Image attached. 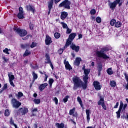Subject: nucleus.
<instances>
[{
	"label": "nucleus",
	"mask_w": 128,
	"mask_h": 128,
	"mask_svg": "<svg viewBox=\"0 0 128 128\" xmlns=\"http://www.w3.org/2000/svg\"><path fill=\"white\" fill-rule=\"evenodd\" d=\"M110 50V48L108 47H104L102 48L100 50L97 51L96 52V54L98 58H104V60H108L110 58V56L106 54V52Z\"/></svg>",
	"instance_id": "f257e3e1"
},
{
	"label": "nucleus",
	"mask_w": 128,
	"mask_h": 128,
	"mask_svg": "<svg viewBox=\"0 0 128 128\" xmlns=\"http://www.w3.org/2000/svg\"><path fill=\"white\" fill-rule=\"evenodd\" d=\"M72 80L74 84V89L76 90L78 88H82L83 82L76 76H74L72 78Z\"/></svg>",
	"instance_id": "f03ea898"
},
{
	"label": "nucleus",
	"mask_w": 128,
	"mask_h": 128,
	"mask_svg": "<svg viewBox=\"0 0 128 128\" xmlns=\"http://www.w3.org/2000/svg\"><path fill=\"white\" fill-rule=\"evenodd\" d=\"M14 32H17V34H18L20 36H24L26 34H28L26 30H21L16 25L14 26Z\"/></svg>",
	"instance_id": "7ed1b4c3"
},
{
	"label": "nucleus",
	"mask_w": 128,
	"mask_h": 128,
	"mask_svg": "<svg viewBox=\"0 0 128 128\" xmlns=\"http://www.w3.org/2000/svg\"><path fill=\"white\" fill-rule=\"evenodd\" d=\"M76 36V33H72L70 34L68 38L66 40V42L64 46V48H68V46L72 44V42Z\"/></svg>",
	"instance_id": "20e7f679"
},
{
	"label": "nucleus",
	"mask_w": 128,
	"mask_h": 128,
	"mask_svg": "<svg viewBox=\"0 0 128 128\" xmlns=\"http://www.w3.org/2000/svg\"><path fill=\"white\" fill-rule=\"evenodd\" d=\"M72 3L68 0H64L58 5V8H64L66 10H70Z\"/></svg>",
	"instance_id": "39448f33"
},
{
	"label": "nucleus",
	"mask_w": 128,
	"mask_h": 128,
	"mask_svg": "<svg viewBox=\"0 0 128 128\" xmlns=\"http://www.w3.org/2000/svg\"><path fill=\"white\" fill-rule=\"evenodd\" d=\"M116 4H118V6H120L122 4V0H116L112 2L109 4V6L112 10H114Z\"/></svg>",
	"instance_id": "423d86ee"
},
{
	"label": "nucleus",
	"mask_w": 128,
	"mask_h": 128,
	"mask_svg": "<svg viewBox=\"0 0 128 128\" xmlns=\"http://www.w3.org/2000/svg\"><path fill=\"white\" fill-rule=\"evenodd\" d=\"M28 112V109L26 108H20L18 111L16 110L14 112L16 114L17 116H18V114H21L22 116H24L27 112Z\"/></svg>",
	"instance_id": "0eeeda50"
},
{
	"label": "nucleus",
	"mask_w": 128,
	"mask_h": 128,
	"mask_svg": "<svg viewBox=\"0 0 128 128\" xmlns=\"http://www.w3.org/2000/svg\"><path fill=\"white\" fill-rule=\"evenodd\" d=\"M12 104L14 108H18L20 106H22V103L19 102L16 99L13 98L11 101Z\"/></svg>",
	"instance_id": "6e6552de"
},
{
	"label": "nucleus",
	"mask_w": 128,
	"mask_h": 128,
	"mask_svg": "<svg viewBox=\"0 0 128 128\" xmlns=\"http://www.w3.org/2000/svg\"><path fill=\"white\" fill-rule=\"evenodd\" d=\"M8 76L9 78V82L10 86L14 88L15 86H14V76L12 74V72H8Z\"/></svg>",
	"instance_id": "1a4fd4ad"
},
{
	"label": "nucleus",
	"mask_w": 128,
	"mask_h": 128,
	"mask_svg": "<svg viewBox=\"0 0 128 128\" xmlns=\"http://www.w3.org/2000/svg\"><path fill=\"white\" fill-rule=\"evenodd\" d=\"M88 76L85 75L83 76V80L84 82V83L83 82V84H82L83 90H86V88H88Z\"/></svg>",
	"instance_id": "9d476101"
},
{
	"label": "nucleus",
	"mask_w": 128,
	"mask_h": 128,
	"mask_svg": "<svg viewBox=\"0 0 128 128\" xmlns=\"http://www.w3.org/2000/svg\"><path fill=\"white\" fill-rule=\"evenodd\" d=\"M94 88L96 90H100L102 88V86L100 85V83L98 81H94L93 83Z\"/></svg>",
	"instance_id": "9b49d317"
},
{
	"label": "nucleus",
	"mask_w": 128,
	"mask_h": 128,
	"mask_svg": "<svg viewBox=\"0 0 128 128\" xmlns=\"http://www.w3.org/2000/svg\"><path fill=\"white\" fill-rule=\"evenodd\" d=\"M122 106H124V103L122 101H120L119 109L118 111L116 112L117 118H120V112H122Z\"/></svg>",
	"instance_id": "f8f14e48"
},
{
	"label": "nucleus",
	"mask_w": 128,
	"mask_h": 128,
	"mask_svg": "<svg viewBox=\"0 0 128 128\" xmlns=\"http://www.w3.org/2000/svg\"><path fill=\"white\" fill-rule=\"evenodd\" d=\"M17 16L18 18L20 19L24 18V8H22V7H20L19 8V12L18 13Z\"/></svg>",
	"instance_id": "ddd939ff"
},
{
	"label": "nucleus",
	"mask_w": 128,
	"mask_h": 128,
	"mask_svg": "<svg viewBox=\"0 0 128 128\" xmlns=\"http://www.w3.org/2000/svg\"><path fill=\"white\" fill-rule=\"evenodd\" d=\"M46 59L45 62L46 64H50V66L51 67L52 70H54V65H52V62H50V56H48V54H46Z\"/></svg>",
	"instance_id": "4468645a"
},
{
	"label": "nucleus",
	"mask_w": 128,
	"mask_h": 128,
	"mask_svg": "<svg viewBox=\"0 0 128 128\" xmlns=\"http://www.w3.org/2000/svg\"><path fill=\"white\" fill-rule=\"evenodd\" d=\"M26 10H28L29 12H32L34 14V10H36V8H34V6L30 5H26Z\"/></svg>",
	"instance_id": "2eb2a0df"
},
{
	"label": "nucleus",
	"mask_w": 128,
	"mask_h": 128,
	"mask_svg": "<svg viewBox=\"0 0 128 128\" xmlns=\"http://www.w3.org/2000/svg\"><path fill=\"white\" fill-rule=\"evenodd\" d=\"M45 42L47 46H48L52 42V38L50 37L48 35L46 36V38L45 40Z\"/></svg>",
	"instance_id": "dca6fc26"
},
{
	"label": "nucleus",
	"mask_w": 128,
	"mask_h": 128,
	"mask_svg": "<svg viewBox=\"0 0 128 128\" xmlns=\"http://www.w3.org/2000/svg\"><path fill=\"white\" fill-rule=\"evenodd\" d=\"M104 103V96H100V100L98 102V106H102Z\"/></svg>",
	"instance_id": "f3484780"
},
{
	"label": "nucleus",
	"mask_w": 128,
	"mask_h": 128,
	"mask_svg": "<svg viewBox=\"0 0 128 128\" xmlns=\"http://www.w3.org/2000/svg\"><path fill=\"white\" fill-rule=\"evenodd\" d=\"M70 48L73 50H75L76 52H78L80 50V46H76V44H72L70 46Z\"/></svg>",
	"instance_id": "a211bd4d"
},
{
	"label": "nucleus",
	"mask_w": 128,
	"mask_h": 128,
	"mask_svg": "<svg viewBox=\"0 0 128 128\" xmlns=\"http://www.w3.org/2000/svg\"><path fill=\"white\" fill-rule=\"evenodd\" d=\"M80 62H82V58L77 57L74 61V65L77 66H80Z\"/></svg>",
	"instance_id": "6ab92c4d"
},
{
	"label": "nucleus",
	"mask_w": 128,
	"mask_h": 128,
	"mask_svg": "<svg viewBox=\"0 0 128 128\" xmlns=\"http://www.w3.org/2000/svg\"><path fill=\"white\" fill-rule=\"evenodd\" d=\"M68 12H61V20H66V16H68Z\"/></svg>",
	"instance_id": "aec40b11"
},
{
	"label": "nucleus",
	"mask_w": 128,
	"mask_h": 128,
	"mask_svg": "<svg viewBox=\"0 0 128 128\" xmlns=\"http://www.w3.org/2000/svg\"><path fill=\"white\" fill-rule=\"evenodd\" d=\"M64 64H65V68L66 70H72V66L70 64V63H68V61H66V60H64Z\"/></svg>",
	"instance_id": "412c9836"
},
{
	"label": "nucleus",
	"mask_w": 128,
	"mask_h": 128,
	"mask_svg": "<svg viewBox=\"0 0 128 128\" xmlns=\"http://www.w3.org/2000/svg\"><path fill=\"white\" fill-rule=\"evenodd\" d=\"M46 86H48V83H44L40 84L38 88L40 92H42V90H44Z\"/></svg>",
	"instance_id": "4be33fe9"
},
{
	"label": "nucleus",
	"mask_w": 128,
	"mask_h": 128,
	"mask_svg": "<svg viewBox=\"0 0 128 128\" xmlns=\"http://www.w3.org/2000/svg\"><path fill=\"white\" fill-rule=\"evenodd\" d=\"M86 120L88 123L90 122V110H86Z\"/></svg>",
	"instance_id": "5701e85b"
},
{
	"label": "nucleus",
	"mask_w": 128,
	"mask_h": 128,
	"mask_svg": "<svg viewBox=\"0 0 128 128\" xmlns=\"http://www.w3.org/2000/svg\"><path fill=\"white\" fill-rule=\"evenodd\" d=\"M56 126L57 128H66V127L64 126V124L63 122L56 124Z\"/></svg>",
	"instance_id": "b1692460"
},
{
	"label": "nucleus",
	"mask_w": 128,
	"mask_h": 128,
	"mask_svg": "<svg viewBox=\"0 0 128 128\" xmlns=\"http://www.w3.org/2000/svg\"><path fill=\"white\" fill-rule=\"evenodd\" d=\"M52 6H54V0H50L48 3V10H52Z\"/></svg>",
	"instance_id": "393cba45"
},
{
	"label": "nucleus",
	"mask_w": 128,
	"mask_h": 128,
	"mask_svg": "<svg viewBox=\"0 0 128 128\" xmlns=\"http://www.w3.org/2000/svg\"><path fill=\"white\" fill-rule=\"evenodd\" d=\"M110 84L112 88H116V82L114 80H110Z\"/></svg>",
	"instance_id": "a878e982"
},
{
	"label": "nucleus",
	"mask_w": 128,
	"mask_h": 128,
	"mask_svg": "<svg viewBox=\"0 0 128 128\" xmlns=\"http://www.w3.org/2000/svg\"><path fill=\"white\" fill-rule=\"evenodd\" d=\"M122 23L120 21H116V22L115 23V27L116 28H120L122 26Z\"/></svg>",
	"instance_id": "bb28decb"
},
{
	"label": "nucleus",
	"mask_w": 128,
	"mask_h": 128,
	"mask_svg": "<svg viewBox=\"0 0 128 128\" xmlns=\"http://www.w3.org/2000/svg\"><path fill=\"white\" fill-rule=\"evenodd\" d=\"M33 102L35 104H40V99L34 98L33 100Z\"/></svg>",
	"instance_id": "cd10ccee"
},
{
	"label": "nucleus",
	"mask_w": 128,
	"mask_h": 128,
	"mask_svg": "<svg viewBox=\"0 0 128 128\" xmlns=\"http://www.w3.org/2000/svg\"><path fill=\"white\" fill-rule=\"evenodd\" d=\"M106 72L107 74H108L110 75H112V74H114V72H112V68H108L106 70Z\"/></svg>",
	"instance_id": "c85d7f7f"
},
{
	"label": "nucleus",
	"mask_w": 128,
	"mask_h": 128,
	"mask_svg": "<svg viewBox=\"0 0 128 128\" xmlns=\"http://www.w3.org/2000/svg\"><path fill=\"white\" fill-rule=\"evenodd\" d=\"M90 72V70L88 68L86 69V70H84V74L85 76H88Z\"/></svg>",
	"instance_id": "c756f323"
},
{
	"label": "nucleus",
	"mask_w": 128,
	"mask_h": 128,
	"mask_svg": "<svg viewBox=\"0 0 128 128\" xmlns=\"http://www.w3.org/2000/svg\"><path fill=\"white\" fill-rule=\"evenodd\" d=\"M116 20L114 19H112L110 22V24L112 26H114L116 25Z\"/></svg>",
	"instance_id": "7c9ffc66"
},
{
	"label": "nucleus",
	"mask_w": 128,
	"mask_h": 128,
	"mask_svg": "<svg viewBox=\"0 0 128 128\" xmlns=\"http://www.w3.org/2000/svg\"><path fill=\"white\" fill-rule=\"evenodd\" d=\"M54 80L53 78H50L48 80V84H50V88H52V84H54Z\"/></svg>",
	"instance_id": "2f4dec72"
},
{
	"label": "nucleus",
	"mask_w": 128,
	"mask_h": 128,
	"mask_svg": "<svg viewBox=\"0 0 128 128\" xmlns=\"http://www.w3.org/2000/svg\"><path fill=\"white\" fill-rule=\"evenodd\" d=\"M10 52V49L6 48L4 50H3V52L6 54H10V52Z\"/></svg>",
	"instance_id": "473e14b6"
},
{
	"label": "nucleus",
	"mask_w": 128,
	"mask_h": 128,
	"mask_svg": "<svg viewBox=\"0 0 128 128\" xmlns=\"http://www.w3.org/2000/svg\"><path fill=\"white\" fill-rule=\"evenodd\" d=\"M30 54V52L28 50H26L24 54V56H28Z\"/></svg>",
	"instance_id": "72a5a7b5"
},
{
	"label": "nucleus",
	"mask_w": 128,
	"mask_h": 128,
	"mask_svg": "<svg viewBox=\"0 0 128 128\" xmlns=\"http://www.w3.org/2000/svg\"><path fill=\"white\" fill-rule=\"evenodd\" d=\"M74 112H76V108H74L70 110V116H72L74 114Z\"/></svg>",
	"instance_id": "f704fd0d"
},
{
	"label": "nucleus",
	"mask_w": 128,
	"mask_h": 128,
	"mask_svg": "<svg viewBox=\"0 0 128 128\" xmlns=\"http://www.w3.org/2000/svg\"><path fill=\"white\" fill-rule=\"evenodd\" d=\"M77 100L79 102V104L81 106H82V98H80V97L78 96L77 98Z\"/></svg>",
	"instance_id": "c9c22d12"
},
{
	"label": "nucleus",
	"mask_w": 128,
	"mask_h": 128,
	"mask_svg": "<svg viewBox=\"0 0 128 128\" xmlns=\"http://www.w3.org/2000/svg\"><path fill=\"white\" fill-rule=\"evenodd\" d=\"M21 48H30V44H22Z\"/></svg>",
	"instance_id": "e433bc0d"
},
{
	"label": "nucleus",
	"mask_w": 128,
	"mask_h": 128,
	"mask_svg": "<svg viewBox=\"0 0 128 128\" xmlns=\"http://www.w3.org/2000/svg\"><path fill=\"white\" fill-rule=\"evenodd\" d=\"M102 70V66L99 65L98 66V76L100 74V72Z\"/></svg>",
	"instance_id": "4c0bfd02"
},
{
	"label": "nucleus",
	"mask_w": 128,
	"mask_h": 128,
	"mask_svg": "<svg viewBox=\"0 0 128 128\" xmlns=\"http://www.w3.org/2000/svg\"><path fill=\"white\" fill-rule=\"evenodd\" d=\"M54 36L56 38H60V34L58 32H56L54 34Z\"/></svg>",
	"instance_id": "58836bf2"
},
{
	"label": "nucleus",
	"mask_w": 128,
	"mask_h": 128,
	"mask_svg": "<svg viewBox=\"0 0 128 128\" xmlns=\"http://www.w3.org/2000/svg\"><path fill=\"white\" fill-rule=\"evenodd\" d=\"M10 124H13L15 128H18V126H16V124H14V120H12V118H11L10 120Z\"/></svg>",
	"instance_id": "ea45409f"
},
{
	"label": "nucleus",
	"mask_w": 128,
	"mask_h": 128,
	"mask_svg": "<svg viewBox=\"0 0 128 128\" xmlns=\"http://www.w3.org/2000/svg\"><path fill=\"white\" fill-rule=\"evenodd\" d=\"M60 24H62L63 28H68V24H66L64 22H61Z\"/></svg>",
	"instance_id": "a19ab883"
},
{
	"label": "nucleus",
	"mask_w": 128,
	"mask_h": 128,
	"mask_svg": "<svg viewBox=\"0 0 128 128\" xmlns=\"http://www.w3.org/2000/svg\"><path fill=\"white\" fill-rule=\"evenodd\" d=\"M64 48H64V46L63 48H60L58 51V54H62L64 52Z\"/></svg>",
	"instance_id": "79ce46f5"
},
{
	"label": "nucleus",
	"mask_w": 128,
	"mask_h": 128,
	"mask_svg": "<svg viewBox=\"0 0 128 128\" xmlns=\"http://www.w3.org/2000/svg\"><path fill=\"white\" fill-rule=\"evenodd\" d=\"M96 20L98 24H100V22H102V18L100 17H97L96 19Z\"/></svg>",
	"instance_id": "37998d69"
},
{
	"label": "nucleus",
	"mask_w": 128,
	"mask_h": 128,
	"mask_svg": "<svg viewBox=\"0 0 128 128\" xmlns=\"http://www.w3.org/2000/svg\"><path fill=\"white\" fill-rule=\"evenodd\" d=\"M32 76H33L34 80H36L38 78V74L34 72H32Z\"/></svg>",
	"instance_id": "c03bdc74"
},
{
	"label": "nucleus",
	"mask_w": 128,
	"mask_h": 128,
	"mask_svg": "<svg viewBox=\"0 0 128 128\" xmlns=\"http://www.w3.org/2000/svg\"><path fill=\"white\" fill-rule=\"evenodd\" d=\"M70 98V96H66V97L63 99V102H64V104H66V102H68V98Z\"/></svg>",
	"instance_id": "a18cd8bd"
},
{
	"label": "nucleus",
	"mask_w": 128,
	"mask_h": 128,
	"mask_svg": "<svg viewBox=\"0 0 128 128\" xmlns=\"http://www.w3.org/2000/svg\"><path fill=\"white\" fill-rule=\"evenodd\" d=\"M30 46L31 48H34L36 46V42H32Z\"/></svg>",
	"instance_id": "49530a36"
},
{
	"label": "nucleus",
	"mask_w": 128,
	"mask_h": 128,
	"mask_svg": "<svg viewBox=\"0 0 128 128\" xmlns=\"http://www.w3.org/2000/svg\"><path fill=\"white\" fill-rule=\"evenodd\" d=\"M6 88H8V84H4L2 92H4V90H6Z\"/></svg>",
	"instance_id": "de8ad7c7"
},
{
	"label": "nucleus",
	"mask_w": 128,
	"mask_h": 128,
	"mask_svg": "<svg viewBox=\"0 0 128 128\" xmlns=\"http://www.w3.org/2000/svg\"><path fill=\"white\" fill-rule=\"evenodd\" d=\"M126 106H128V104H126L123 105L122 108V112H124V110H126Z\"/></svg>",
	"instance_id": "09e8293b"
},
{
	"label": "nucleus",
	"mask_w": 128,
	"mask_h": 128,
	"mask_svg": "<svg viewBox=\"0 0 128 128\" xmlns=\"http://www.w3.org/2000/svg\"><path fill=\"white\" fill-rule=\"evenodd\" d=\"M4 114L6 116H10V112H8V110L7 109L5 110Z\"/></svg>",
	"instance_id": "8fccbe9b"
},
{
	"label": "nucleus",
	"mask_w": 128,
	"mask_h": 128,
	"mask_svg": "<svg viewBox=\"0 0 128 128\" xmlns=\"http://www.w3.org/2000/svg\"><path fill=\"white\" fill-rule=\"evenodd\" d=\"M24 96V94H22V92H18V98H22V96Z\"/></svg>",
	"instance_id": "3c124183"
},
{
	"label": "nucleus",
	"mask_w": 128,
	"mask_h": 128,
	"mask_svg": "<svg viewBox=\"0 0 128 128\" xmlns=\"http://www.w3.org/2000/svg\"><path fill=\"white\" fill-rule=\"evenodd\" d=\"M102 108L104 110H106V103L104 102V104H101Z\"/></svg>",
	"instance_id": "603ef678"
},
{
	"label": "nucleus",
	"mask_w": 128,
	"mask_h": 128,
	"mask_svg": "<svg viewBox=\"0 0 128 128\" xmlns=\"http://www.w3.org/2000/svg\"><path fill=\"white\" fill-rule=\"evenodd\" d=\"M90 14L92 15L96 14V10L94 9L92 10L90 12Z\"/></svg>",
	"instance_id": "864d4df0"
},
{
	"label": "nucleus",
	"mask_w": 128,
	"mask_h": 128,
	"mask_svg": "<svg viewBox=\"0 0 128 128\" xmlns=\"http://www.w3.org/2000/svg\"><path fill=\"white\" fill-rule=\"evenodd\" d=\"M32 114H34V112H38V108H34V109H32Z\"/></svg>",
	"instance_id": "5fc2aeb1"
},
{
	"label": "nucleus",
	"mask_w": 128,
	"mask_h": 128,
	"mask_svg": "<svg viewBox=\"0 0 128 128\" xmlns=\"http://www.w3.org/2000/svg\"><path fill=\"white\" fill-rule=\"evenodd\" d=\"M70 32H72V29L69 28H67V30L66 32V34H70Z\"/></svg>",
	"instance_id": "6e6d98bb"
},
{
	"label": "nucleus",
	"mask_w": 128,
	"mask_h": 128,
	"mask_svg": "<svg viewBox=\"0 0 128 128\" xmlns=\"http://www.w3.org/2000/svg\"><path fill=\"white\" fill-rule=\"evenodd\" d=\"M2 59L4 60V62H8V58H6L4 56L2 57Z\"/></svg>",
	"instance_id": "4d7b16f0"
},
{
	"label": "nucleus",
	"mask_w": 128,
	"mask_h": 128,
	"mask_svg": "<svg viewBox=\"0 0 128 128\" xmlns=\"http://www.w3.org/2000/svg\"><path fill=\"white\" fill-rule=\"evenodd\" d=\"M54 100L56 104H58V98H56V97H55L54 98Z\"/></svg>",
	"instance_id": "13d9d810"
},
{
	"label": "nucleus",
	"mask_w": 128,
	"mask_h": 128,
	"mask_svg": "<svg viewBox=\"0 0 128 128\" xmlns=\"http://www.w3.org/2000/svg\"><path fill=\"white\" fill-rule=\"evenodd\" d=\"M124 76H125V79L126 81L128 82V74L126 73H124Z\"/></svg>",
	"instance_id": "bf43d9fd"
},
{
	"label": "nucleus",
	"mask_w": 128,
	"mask_h": 128,
	"mask_svg": "<svg viewBox=\"0 0 128 128\" xmlns=\"http://www.w3.org/2000/svg\"><path fill=\"white\" fill-rule=\"evenodd\" d=\"M118 104H119L118 102H117L116 103V104L114 106V108H118Z\"/></svg>",
	"instance_id": "052dcab7"
},
{
	"label": "nucleus",
	"mask_w": 128,
	"mask_h": 128,
	"mask_svg": "<svg viewBox=\"0 0 128 128\" xmlns=\"http://www.w3.org/2000/svg\"><path fill=\"white\" fill-rule=\"evenodd\" d=\"M48 76L45 74V78L44 79V82H46V80H48Z\"/></svg>",
	"instance_id": "680f3d73"
},
{
	"label": "nucleus",
	"mask_w": 128,
	"mask_h": 128,
	"mask_svg": "<svg viewBox=\"0 0 128 128\" xmlns=\"http://www.w3.org/2000/svg\"><path fill=\"white\" fill-rule=\"evenodd\" d=\"M32 68H34V70H38V66H32Z\"/></svg>",
	"instance_id": "e2e57ef3"
},
{
	"label": "nucleus",
	"mask_w": 128,
	"mask_h": 128,
	"mask_svg": "<svg viewBox=\"0 0 128 128\" xmlns=\"http://www.w3.org/2000/svg\"><path fill=\"white\" fill-rule=\"evenodd\" d=\"M32 26H33L32 24H30V30H32V28H34Z\"/></svg>",
	"instance_id": "0e129e2a"
},
{
	"label": "nucleus",
	"mask_w": 128,
	"mask_h": 128,
	"mask_svg": "<svg viewBox=\"0 0 128 128\" xmlns=\"http://www.w3.org/2000/svg\"><path fill=\"white\" fill-rule=\"evenodd\" d=\"M61 0H54L55 4H58V2H60Z\"/></svg>",
	"instance_id": "69168bd1"
},
{
	"label": "nucleus",
	"mask_w": 128,
	"mask_h": 128,
	"mask_svg": "<svg viewBox=\"0 0 128 128\" xmlns=\"http://www.w3.org/2000/svg\"><path fill=\"white\" fill-rule=\"evenodd\" d=\"M28 36H30V38L32 37V35H28L26 37V40H28Z\"/></svg>",
	"instance_id": "338daca9"
},
{
	"label": "nucleus",
	"mask_w": 128,
	"mask_h": 128,
	"mask_svg": "<svg viewBox=\"0 0 128 128\" xmlns=\"http://www.w3.org/2000/svg\"><path fill=\"white\" fill-rule=\"evenodd\" d=\"M82 38V34H80L78 35V38Z\"/></svg>",
	"instance_id": "774afa93"
}]
</instances>
